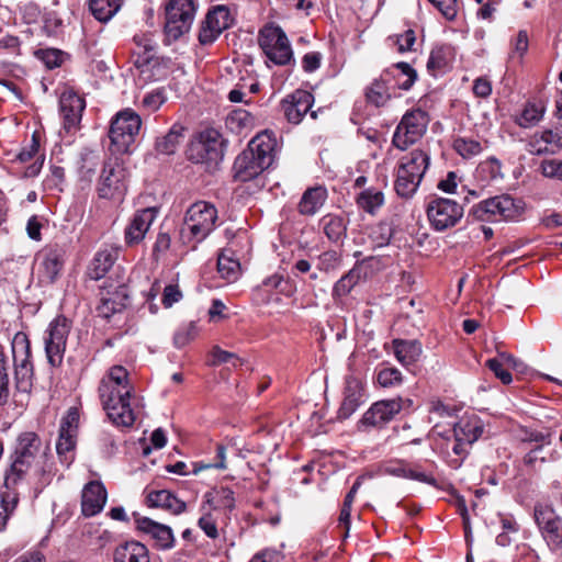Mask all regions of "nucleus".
Wrapping results in <instances>:
<instances>
[{
    "label": "nucleus",
    "mask_w": 562,
    "mask_h": 562,
    "mask_svg": "<svg viewBox=\"0 0 562 562\" xmlns=\"http://www.w3.org/2000/svg\"><path fill=\"white\" fill-rule=\"evenodd\" d=\"M535 518L542 531V535L552 550L560 549L562 546V521L551 509H535Z\"/></svg>",
    "instance_id": "obj_22"
},
{
    "label": "nucleus",
    "mask_w": 562,
    "mask_h": 562,
    "mask_svg": "<svg viewBox=\"0 0 562 562\" xmlns=\"http://www.w3.org/2000/svg\"><path fill=\"white\" fill-rule=\"evenodd\" d=\"M392 346L396 360L404 367L417 362L423 353L422 344L416 339H394Z\"/></svg>",
    "instance_id": "obj_31"
},
{
    "label": "nucleus",
    "mask_w": 562,
    "mask_h": 562,
    "mask_svg": "<svg viewBox=\"0 0 562 562\" xmlns=\"http://www.w3.org/2000/svg\"><path fill=\"white\" fill-rule=\"evenodd\" d=\"M106 502V490L99 481L87 483L82 490L81 509L87 517L99 514Z\"/></svg>",
    "instance_id": "obj_26"
},
{
    "label": "nucleus",
    "mask_w": 562,
    "mask_h": 562,
    "mask_svg": "<svg viewBox=\"0 0 562 562\" xmlns=\"http://www.w3.org/2000/svg\"><path fill=\"white\" fill-rule=\"evenodd\" d=\"M9 395V374L5 362V356L0 350V405H4L8 402Z\"/></svg>",
    "instance_id": "obj_59"
},
{
    "label": "nucleus",
    "mask_w": 562,
    "mask_h": 562,
    "mask_svg": "<svg viewBox=\"0 0 562 562\" xmlns=\"http://www.w3.org/2000/svg\"><path fill=\"white\" fill-rule=\"evenodd\" d=\"M314 103V97L306 90H295L281 102V108L291 124H299L311 110Z\"/></svg>",
    "instance_id": "obj_21"
},
{
    "label": "nucleus",
    "mask_w": 562,
    "mask_h": 562,
    "mask_svg": "<svg viewBox=\"0 0 562 562\" xmlns=\"http://www.w3.org/2000/svg\"><path fill=\"white\" fill-rule=\"evenodd\" d=\"M117 259V250L115 249H101L99 250L91 261L89 267V277L93 280H99L105 276L109 269Z\"/></svg>",
    "instance_id": "obj_39"
},
{
    "label": "nucleus",
    "mask_w": 562,
    "mask_h": 562,
    "mask_svg": "<svg viewBox=\"0 0 562 562\" xmlns=\"http://www.w3.org/2000/svg\"><path fill=\"white\" fill-rule=\"evenodd\" d=\"M212 364L217 366L221 363L232 362L234 367H238L243 364V360L238 358L235 353L228 352L226 350L221 349L220 347H214L212 349Z\"/></svg>",
    "instance_id": "obj_60"
},
{
    "label": "nucleus",
    "mask_w": 562,
    "mask_h": 562,
    "mask_svg": "<svg viewBox=\"0 0 562 562\" xmlns=\"http://www.w3.org/2000/svg\"><path fill=\"white\" fill-rule=\"evenodd\" d=\"M135 525L139 531L155 541L157 548L168 550L175 546V536L169 526L159 524L148 517H135Z\"/></svg>",
    "instance_id": "obj_23"
},
{
    "label": "nucleus",
    "mask_w": 562,
    "mask_h": 562,
    "mask_svg": "<svg viewBox=\"0 0 562 562\" xmlns=\"http://www.w3.org/2000/svg\"><path fill=\"white\" fill-rule=\"evenodd\" d=\"M12 357L14 364L15 387L20 392L27 393L33 385V363L31 361V344L25 333L19 331L13 336Z\"/></svg>",
    "instance_id": "obj_10"
},
{
    "label": "nucleus",
    "mask_w": 562,
    "mask_h": 562,
    "mask_svg": "<svg viewBox=\"0 0 562 562\" xmlns=\"http://www.w3.org/2000/svg\"><path fill=\"white\" fill-rule=\"evenodd\" d=\"M78 425L79 411L76 407H70L60 422L59 431L77 436Z\"/></svg>",
    "instance_id": "obj_58"
},
{
    "label": "nucleus",
    "mask_w": 562,
    "mask_h": 562,
    "mask_svg": "<svg viewBox=\"0 0 562 562\" xmlns=\"http://www.w3.org/2000/svg\"><path fill=\"white\" fill-rule=\"evenodd\" d=\"M218 218L214 204L206 201H198L191 204L184 215L180 231L183 244H196L203 241L215 228Z\"/></svg>",
    "instance_id": "obj_4"
},
{
    "label": "nucleus",
    "mask_w": 562,
    "mask_h": 562,
    "mask_svg": "<svg viewBox=\"0 0 562 562\" xmlns=\"http://www.w3.org/2000/svg\"><path fill=\"white\" fill-rule=\"evenodd\" d=\"M451 49L448 46L436 47L430 52L427 70L432 76H438L443 72L450 65Z\"/></svg>",
    "instance_id": "obj_45"
},
{
    "label": "nucleus",
    "mask_w": 562,
    "mask_h": 562,
    "mask_svg": "<svg viewBox=\"0 0 562 562\" xmlns=\"http://www.w3.org/2000/svg\"><path fill=\"white\" fill-rule=\"evenodd\" d=\"M544 106L540 103H527L517 119V124L522 128H530L537 125L544 115Z\"/></svg>",
    "instance_id": "obj_48"
},
{
    "label": "nucleus",
    "mask_w": 562,
    "mask_h": 562,
    "mask_svg": "<svg viewBox=\"0 0 562 562\" xmlns=\"http://www.w3.org/2000/svg\"><path fill=\"white\" fill-rule=\"evenodd\" d=\"M127 190L126 171L119 164L108 162L103 166L98 194L102 199L121 201Z\"/></svg>",
    "instance_id": "obj_18"
},
{
    "label": "nucleus",
    "mask_w": 562,
    "mask_h": 562,
    "mask_svg": "<svg viewBox=\"0 0 562 562\" xmlns=\"http://www.w3.org/2000/svg\"><path fill=\"white\" fill-rule=\"evenodd\" d=\"M76 442V435L64 434L59 431L58 440L56 442V451L59 461L66 467H69L75 460Z\"/></svg>",
    "instance_id": "obj_46"
},
{
    "label": "nucleus",
    "mask_w": 562,
    "mask_h": 562,
    "mask_svg": "<svg viewBox=\"0 0 562 562\" xmlns=\"http://www.w3.org/2000/svg\"><path fill=\"white\" fill-rule=\"evenodd\" d=\"M385 71H391V80H394L393 88L409 90L417 79L416 70L407 63L394 64Z\"/></svg>",
    "instance_id": "obj_41"
},
{
    "label": "nucleus",
    "mask_w": 562,
    "mask_h": 562,
    "mask_svg": "<svg viewBox=\"0 0 562 562\" xmlns=\"http://www.w3.org/2000/svg\"><path fill=\"white\" fill-rule=\"evenodd\" d=\"M68 256L64 244H49L35 256L34 266L38 281L43 284L54 283L61 274Z\"/></svg>",
    "instance_id": "obj_11"
},
{
    "label": "nucleus",
    "mask_w": 562,
    "mask_h": 562,
    "mask_svg": "<svg viewBox=\"0 0 562 562\" xmlns=\"http://www.w3.org/2000/svg\"><path fill=\"white\" fill-rule=\"evenodd\" d=\"M486 366L504 384L512 382L513 378L510 372L504 369V364L498 358L488 359Z\"/></svg>",
    "instance_id": "obj_63"
},
{
    "label": "nucleus",
    "mask_w": 562,
    "mask_h": 562,
    "mask_svg": "<svg viewBox=\"0 0 562 562\" xmlns=\"http://www.w3.org/2000/svg\"><path fill=\"white\" fill-rule=\"evenodd\" d=\"M447 19L453 20L458 12V0H428Z\"/></svg>",
    "instance_id": "obj_61"
},
{
    "label": "nucleus",
    "mask_w": 562,
    "mask_h": 562,
    "mask_svg": "<svg viewBox=\"0 0 562 562\" xmlns=\"http://www.w3.org/2000/svg\"><path fill=\"white\" fill-rule=\"evenodd\" d=\"M267 168V166L254 157V154L244 150L234 161V178L238 181L247 182L259 176Z\"/></svg>",
    "instance_id": "obj_29"
},
{
    "label": "nucleus",
    "mask_w": 562,
    "mask_h": 562,
    "mask_svg": "<svg viewBox=\"0 0 562 562\" xmlns=\"http://www.w3.org/2000/svg\"><path fill=\"white\" fill-rule=\"evenodd\" d=\"M485 434V424L477 415L461 417L451 430L442 432L436 424L429 437L434 441V450H441L450 457V450L456 456L449 460L451 468L458 469L470 453L474 442Z\"/></svg>",
    "instance_id": "obj_3"
},
{
    "label": "nucleus",
    "mask_w": 562,
    "mask_h": 562,
    "mask_svg": "<svg viewBox=\"0 0 562 562\" xmlns=\"http://www.w3.org/2000/svg\"><path fill=\"white\" fill-rule=\"evenodd\" d=\"M540 170L544 177L554 178L562 181V160H543L540 165Z\"/></svg>",
    "instance_id": "obj_62"
},
{
    "label": "nucleus",
    "mask_w": 562,
    "mask_h": 562,
    "mask_svg": "<svg viewBox=\"0 0 562 562\" xmlns=\"http://www.w3.org/2000/svg\"><path fill=\"white\" fill-rule=\"evenodd\" d=\"M413 406L411 398L394 397L373 403L362 415L360 425L363 428H382L395 418L402 411Z\"/></svg>",
    "instance_id": "obj_14"
},
{
    "label": "nucleus",
    "mask_w": 562,
    "mask_h": 562,
    "mask_svg": "<svg viewBox=\"0 0 562 562\" xmlns=\"http://www.w3.org/2000/svg\"><path fill=\"white\" fill-rule=\"evenodd\" d=\"M520 210L512 196L503 194L475 204L472 215L482 222L512 221L519 216Z\"/></svg>",
    "instance_id": "obj_13"
},
{
    "label": "nucleus",
    "mask_w": 562,
    "mask_h": 562,
    "mask_svg": "<svg viewBox=\"0 0 562 562\" xmlns=\"http://www.w3.org/2000/svg\"><path fill=\"white\" fill-rule=\"evenodd\" d=\"M427 124L426 112L422 110L407 112L394 132L393 145L401 150H405L424 135Z\"/></svg>",
    "instance_id": "obj_16"
},
{
    "label": "nucleus",
    "mask_w": 562,
    "mask_h": 562,
    "mask_svg": "<svg viewBox=\"0 0 562 562\" xmlns=\"http://www.w3.org/2000/svg\"><path fill=\"white\" fill-rule=\"evenodd\" d=\"M431 226L443 232L454 227L463 217V206L454 200L447 198H434L426 207Z\"/></svg>",
    "instance_id": "obj_15"
},
{
    "label": "nucleus",
    "mask_w": 562,
    "mask_h": 562,
    "mask_svg": "<svg viewBox=\"0 0 562 562\" xmlns=\"http://www.w3.org/2000/svg\"><path fill=\"white\" fill-rule=\"evenodd\" d=\"M147 502L151 507H161L176 515L183 513L187 508L186 503L168 490L150 492Z\"/></svg>",
    "instance_id": "obj_35"
},
{
    "label": "nucleus",
    "mask_w": 562,
    "mask_h": 562,
    "mask_svg": "<svg viewBox=\"0 0 562 562\" xmlns=\"http://www.w3.org/2000/svg\"><path fill=\"white\" fill-rule=\"evenodd\" d=\"M217 271L221 278L235 282L241 273L239 259L235 257L232 248H225L217 258Z\"/></svg>",
    "instance_id": "obj_37"
},
{
    "label": "nucleus",
    "mask_w": 562,
    "mask_h": 562,
    "mask_svg": "<svg viewBox=\"0 0 562 562\" xmlns=\"http://www.w3.org/2000/svg\"><path fill=\"white\" fill-rule=\"evenodd\" d=\"M375 381L381 387H395L402 384L403 374L394 367L381 364L375 370Z\"/></svg>",
    "instance_id": "obj_49"
},
{
    "label": "nucleus",
    "mask_w": 562,
    "mask_h": 562,
    "mask_svg": "<svg viewBox=\"0 0 562 562\" xmlns=\"http://www.w3.org/2000/svg\"><path fill=\"white\" fill-rule=\"evenodd\" d=\"M251 122V115L243 109L232 111L226 117V126L236 132L250 126Z\"/></svg>",
    "instance_id": "obj_54"
},
{
    "label": "nucleus",
    "mask_w": 562,
    "mask_h": 562,
    "mask_svg": "<svg viewBox=\"0 0 562 562\" xmlns=\"http://www.w3.org/2000/svg\"><path fill=\"white\" fill-rule=\"evenodd\" d=\"M348 221L339 214H326L319 221V228L331 243L342 241L347 235Z\"/></svg>",
    "instance_id": "obj_33"
},
{
    "label": "nucleus",
    "mask_w": 562,
    "mask_h": 562,
    "mask_svg": "<svg viewBox=\"0 0 562 562\" xmlns=\"http://www.w3.org/2000/svg\"><path fill=\"white\" fill-rule=\"evenodd\" d=\"M430 158L427 153L414 149L398 161L394 188L404 199L412 198L428 169Z\"/></svg>",
    "instance_id": "obj_5"
},
{
    "label": "nucleus",
    "mask_w": 562,
    "mask_h": 562,
    "mask_svg": "<svg viewBox=\"0 0 562 562\" xmlns=\"http://www.w3.org/2000/svg\"><path fill=\"white\" fill-rule=\"evenodd\" d=\"M133 41L135 43V66L137 68H143L154 61L157 44L153 36L148 34H139L135 35Z\"/></svg>",
    "instance_id": "obj_34"
},
{
    "label": "nucleus",
    "mask_w": 562,
    "mask_h": 562,
    "mask_svg": "<svg viewBox=\"0 0 562 562\" xmlns=\"http://www.w3.org/2000/svg\"><path fill=\"white\" fill-rule=\"evenodd\" d=\"M356 203L366 213L374 215L384 204V194L381 190L368 188L357 195Z\"/></svg>",
    "instance_id": "obj_43"
},
{
    "label": "nucleus",
    "mask_w": 562,
    "mask_h": 562,
    "mask_svg": "<svg viewBox=\"0 0 562 562\" xmlns=\"http://www.w3.org/2000/svg\"><path fill=\"white\" fill-rule=\"evenodd\" d=\"M201 512L203 513V515L200 517L198 521L199 527L204 531V533L209 538H217V526L215 519L211 515V510L205 505H201Z\"/></svg>",
    "instance_id": "obj_57"
},
{
    "label": "nucleus",
    "mask_w": 562,
    "mask_h": 562,
    "mask_svg": "<svg viewBox=\"0 0 562 562\" xmlns=\"http://www.w3.org/2000/svg\"><path fill=\"white\" fill-rule=\"evenodd\" d=\"M380 472L385 475L418 481L431 486L437 485V480L431 474L411 468L405 460L389 461L381 467Z\"/></svg>",
    "instance_id": "obj_27"
},
{
    "label": "nucleus",
    "mask_w": 562,
    "mask_h": 562,
    "mask_svg": "<svg viewBox=\"0 0 562 562\" xmlns=\"http://www.w3.org/2000/svg\"><path fill=\"white\" fill-rule=\"evenodd\" d=\"M196 12L194 0H169L166 4L165 35L168 43L187 34Z\"/></svg>",
    "instance_id": "obj_9"
},
{
    "label": "nucleus",
    "mask_w": 562,
    "mask_h": 562,
    "mask_svg": "<svg viewBox=\"0 0 562 562\" xmlns=\"http://www.w3.org/2000/svg\"><path fill=\"white\" fill-rule=\"evenodd\" d=\"M168 100L167 91L165 88L154 89L143 97L140 106L149 113L158 111L162 104Z\"/></svg>",
    "instance_id": "obj_52"
},
{
    "label": "nucleus",
    "mask_w": 562,
    "mask_h": 562,
    "mask_svg": "<svg viewBox=\"0 0 562 562\" xmlns=\"http://www.w3.org/2000/svg\"><path fill=\"white\" fill-rule=\"evenodd\" d=\"M391 89H393L391 86V71H383L381 77L374 80L368 88L366 95L370 103L375 106H382L389 101Z\"/></svg>",
    "instance_id": "obj_36"
},
{
    "label": "nucleus",
    "mask_w": 562,
    "mask_h": 562,
    "mask_svg": "<svg viewBox=\"0 0 562 562\" xmlns=\"http://www.w3.org/2000/svg\"><path fill=\"white\" fill-rule=\"evenodd\" d=\"M187 157L194 164L216 165L224 157V139L222 134L214 128L202 131L191 140Z\"/></svg>",
    "instance_id": "obj_8"
},
{
    "label": "nucleus",
    "mask_w": 562,
    "mask_h": 562,
    "mask_svg": "<svg viewBox=\"0 0 562 562\" xmlns=\"http://www.w3.org/2000/svg\"><path fill=\"white\" fill-rule=\"evenodd\" d=\"M210 510L227 509L233 510L235 508V496L234 492L228 487L214 488L204 494V502Z\"/></svg>",
    "instance_id": "obj_38"
},
{
    "label": "nucleus",
    "mask_w": 562,
    "mask_h": 562,
    "mask_svg": "<svg viewBox=\"0 0 562 562\" xmlns=\"http://www.w3.org/2000/svg\"><path fill=\"white\" fill-rule=\"evenodd\" d=\"M326 199L327 192L324 188L307 189L299 203V212L303 215H314L323 206Z\"/></svg>",
    "instance_id": "obj_40"
},
{
    "label": "nucleus",
    "mask_w": 562,
    "mask_h": 562,
    "mask_svg": "<svg viewBox=\"0 0 562 562\" xmlns=\"http://www.w3.org/2000/svg\"><path fill=\"white\" fill-rule=\"evenodd\" d=\"M234 22V18L226 5H216L211 9L199 32V42L202 45L214 43L218 36Z\"/></svg>",
    "instance_id": "obj_19"
},
{
    "label": "nucleus",
    "mask_w": 562,
    "mask_h": 562,
    "mask_svg": "<svg viewBox=\"0 0 562 562\" xmlns=\"http://www.w3.org/2000/svg\"><path fill=\"white\" fill-rule=\"evenodd\" d=\"M247 151L254 154L257 160L269 168L277 156V138L271 132H261L250 140Z\"/></svg>",
    "instance_id": "obj_24"
},
{
    "label": "nucleus",
    "mask_w": 562,
    "mask_h": 562,
    "mask_svg": "<svg viewBox=\"0 0 562 562\" xmlns=\"http://www.w3.org/2000/svg\"><path fill=\"white\" fill-rule=\"evenodd\" d=\"M367 273L362 262H357L347 273L337 280L331 290L334 300L347 296L352 289L366 279Z\"/></svg>",
    "instance_id": "obj_30"
},
{
    "label": "nucleus",
    "mask_w": 562,
    "mask_h": 562,
    "mask_svg": "<svg viewBox=\"0 0 562 562\" xmlns=\"http://www.w3.org/2000/svg\"><path fill=\"white\" fill-rule=\"evenodd\" d=\"M363 385L360 380L353 376L346 379V385L344 391V400L338 409V418H349L363 403Z\"/></svg>",
    "instance_id": "obj_25"
},
{
    "label": "nucleus",
    "mask_w": 562,
    "mask_h": 562,
    "mask_svg": "<svg viewBox=\"0 0 562 562\" xmlns=\"http://www.w3.org/2000/svg\"><path fill=\"white\" fill-rule=\"evenodd\" d=\"M19 504V493L15 487H7L5 482L0 490V531L4 529L10 516Z\"/></svg>",
    "instance_id": "obj_42"
},
{
    "label": "nucleus",
    "mask_w": 562,
    "mask_h": 562,
    "mask_svg": "<svg viewBox=\"0 0 562 562\" xmlns=\"http://www.w3.org/2000/svg\"><path fill=\"white\" fill-rule=\"evenodd\" d=\"M101 162L100 154L92 149H83L80 154L79 173L82 179L91 180Z\"/></svg>",
    "instance_id": "obj_47"
},
{
    "label": "nucleus",
    "mask_w": 562,
    "mask_h": 562,
    "mask_svg": "<svg viewBox=\"0 0 562 562\" xmlns=\"http://www.w3.org/2000/svg\"><path fill=\"white\" fill-rule=\"evenodd\" d=\"M181 136V132L172 127L166 135L157 139V151L164 155L173 154L180 143Z\"/></svg>",
    "instance_id": "obj_53"
},
{
    "label": "nucleus",
    "mask_w": 562,
    "mask_h": 562,
    "mask_svg": "<svg viewBox=\"0 0 562 562\" xmlns=\"http://www.w3.org/2000/svg\"><path fill=\"white\" fill-rule=\"evenodd\" d=\"M317 270L326 273L335 272L342 267V256L337 250H326L317 256Z\"/></svg>",
    "instance_id": "obj_51"
},
{
    "label": "nucleus",
    "mask_w": 562,
    "mask_h": 562,
    "mask_svg": "<svg viewBox=\"0 0 562 562\" xmlns=\"http://www.w3.org/2000/svg\"><path fill=\"white\" fill-rule=\"evenodd\" d=\"M133 391L128 372L123 366L111 367L101 379L98 387L99 397L114 425L130 427L134 424L135 416L131 408Z\"/></svg>",
    "instance_id": "obj_1"
},
{
    "label": "nucleus",
    "mask_w": 562,
    "mask_h": 562,
    "mask_svg": "<svg viewBox=\"0 0 562 562\" xmlns=\"http://www.w3.org/2000/svg\"><path fill=\"white\" fill-rule=\"evenodd\" d=\"M86 108L83 98L72 90H65L59 98V112L63 119L64 130L75 133L80 124L82 112Z\"/></svg>",
    "instance_id": "obj_20"
},
{
    "label": "nucleus",
    "mask_w": 562,
    "mask_h": 562,
    "mask_svg": "<svg viewBox=\"0 0 562 562\" xmlns=\"http://www.w3.org/2000/svg\"><path fill=\"white\" fill-rule=\"evenodd\" d=\"M452 147L464 159L480 155L483 149L479 140L462 136L453 139Z\"/></svg>",
    "instance_id": "obj_50"
},
{
    "label": "nucleus",
    "mask_w": 562,
    "mask_h": 562,
    "mask_svg": "<svg viewBox=\"0 0 562 562\" xmlns=\"http://www.w3.org/2000/svg\"><path fill=\"white\" fill-rule=\"evenodd\" d=\"M124 0H90L89 8L92 15L100 22H108L121 9Z\"/></svg>",
    "instance_id": "obj_44"
},
{
    "label": "nucleus",
    "mask_w": 562,
    "mask_h": 562,
    "mask_svg": "<svg viewBox=\"0 0 562 562\" xmlns=\"http://www.w3.org/2000/svg\"><path fill=\"white\" fill-rule=\"evenodd\" d=\"M198 328L194 322H190L180 327L173 336V344L177 348L187 346L191 340L195 338Z\"/></svg>",
    "instance_id": "obj_55"
},
{
    "label": "nucleus",
    "mask_w": 562,
    "mask_h": 562,
    "mask_svg": "<svg viewBox=\"0 0 562 562\" xmlns=\"http://www.w3.org/2000/svg\"><path fill=\"white\" fill-rule=\"evenodd\" d=\"M541 134L549 154H554L557 150L562 148V140L560 139L558 128L546 130Z\"/></svg>",
    "instance_id": "obj_64"
},
{
    "label": "nucleus",
    "mask_w": 562,
    "mask_h": 562,
    "mask_svg": "<svg viewBox=\"0 0 562 562\" xmlns=\"http://www.w3.org/2000/svg\"><path fill=\"white\" fill-rule=\"evenodd\" d=\"M48 446L34 431H24L15 440L11 465L5 472L7 487H15L26 476L44 477Z\"/></svg>",
    "instance_id": "obj_2"
},
{
    "label": "nucleus",
    "mask_w": 562,
    "mask_h": 562,
    "mask_svg": "<svg viewBox=\"0 0 562 562\" xmlns=\"http://www.w3.org/2000/svg\"><path fill=\"white\" fill-rule=\"evenodd\" d=\"M155 218V209L147 207L138 211L125 229V241L128 245L142 241Z\"/></svg>",
    "instance_id": "obj_28"
},
{
    "label": "nucleus",
    "mask_w": 562,
    "mask_h": 562,
    "mask_svg": "<svg viewBox=\"0 0 562 562\" xmlns=\"http://www.w3.org/2000/svg\"><path fill=\"white\" fill-rule=\"evenodd\" d=\"M392 229L387 224H379L374 228L371 227L369 238L374 247H382L390 243Z\"/></svg>",
    "instance_id": "obj_56"
},
{
    "label": "nucleus",
    "mask_w": 562,
    "mask_h": 562,
    "mask_svg": "<svg viewBox=\"0 0 562 562\" xmlns=\"http://www.w3.org/2000/svg\"><path fill=\"white\" fill-rule=\"evenodd\" d=\"M294 293V286L289 279L274 273L266 278L255 290L254 299L262 305H281L283 297H290Z\"/></svg>",
    "instance_id": "obj_17"
},
{
    "label": "nucleus",
    "mask_w": 562,
    "mask_h": 562,
    "mask_svg": "<svg viewBox=\"0 0 562 562\" xmlns=\"http://www.w3.org/2000/svg\"><path fill=\"white\" fill-rule=\"evenodd\" d=\"M71 327L72 322L69 318L57 315L44 331L45 353L52 367L61 364Z\"/></svg>",
    "instance_id": "obj_12"
},
{
    "label": "nucleus",
    "mask_w": 562,
    "mask_h": 562,
    "mask_svg": "<svg viewBox=\"0 0 562 562\" xmlns=\"http://www.w3.org/2000/svg\"><path fill=\"white\" fill-rule=\"evenodd\" d=\"M258 43L268 60L278 66L293 60V49L284 31L276 24L265 25L258 34Z\"/></svg>",
    "instance_id": "obj_7"
},
{
    "label": "nucleus",
    "mask_w": 562,
    "mask_h": 562,
    "mask_svg": "<svg viewBox=\"0 0 562 562\" xmlns=\"http://www.w3.org/2000/svg\"><path fill=\"white\" fill-rule=\"evenodd\" d=\"M142 125L140 116L132 109H124L112 119L109 138L114 154H125L131 150Z\"/></svg>",
    "instance_id": "obj_6"
},
{
    "label": "nucleus",
    "mask_w": 562,
    "mask_h": 562,
    "mask_svg": "<svg viewBox=\"0 0 562 562\" xmlns=\"http://www.w3.org/2000/svg\"><path fill=\"white\" fill-rule=\"evenodd\" d=\"M113 560L114 562H149L148 549L138 541H126L115 548Z\"/></svg>",
    "instance_id": "obj_32"
}]
</instances>
